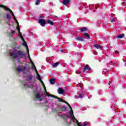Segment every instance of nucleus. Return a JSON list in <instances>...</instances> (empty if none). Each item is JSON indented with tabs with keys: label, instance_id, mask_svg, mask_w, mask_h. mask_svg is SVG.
Masks as SVG:
<instances>
[{
	"label": "nucleus",
	"instance_id": "37",
	"mask_svg": "<svg viewBox=\"0 0 126 126\" xmlns=\"http://www.w3.org/2000/svg\"><path fill=\"white\" fill-rule=\"evenodd\" d=\"M15 31H12V32H11V33H15Z\"/></svg>",
	"mask_w": 126,
	"mask_h": 126
},
{
	"label": "nucleus",
	"instance_id": "25",
	"mask_svg": "<svg viewBox=\"0 0 126 126\" xmlns=\"http://www.w3.org/2000/svg\"><path fill=\"white\" fill-rule=\"evenodd\" d=\"M32 68H34V69H35V70H37V69H36V66H35L34 63L32 62Z\"/></svg>",
	"mask_w": 126,
	"mask_h": 126
},
{
	"label": "nucleus",
	"instance_id": "11",
	"mask_svg": "<svg viewBox=\"0 0 126 126\" xmlns=\"http://www.w3.org/2000/svg\"><path fill=\"white\" fill-rule=\"evenodd\" d=\"M70 2V0H63V3L64 5H66L67 3H69Z\"/></svg>",
	"mask_w": 126,
	"mask_h": 126
},
{
	"label": "nucleus",
	"instance_id": "17",
	"mask_svg": "<svg viewBox=\"0 0 126 126\" xmlns=\"http://www.w3.org/2000/svg\"><path fill=\"white\" fill-rule=\"evenodd\" d=\"M56 81V79L55 78H52L50 79V83L51 84H55V83H56V82H55Z\"/></svg>",
	"mask_w": 126,
	"mask_h": 126
},
{
	"label": "nucleus",
	"instance_id": "22",
	"mask_svg": "<svg viewBox=\"0 0 126 126\" xmlns=\"http://www.w3.org/2000/svg\"><path fill=\"white\" fill-rule=\"evenodd\" d=\"M44 94H46V95L47 97H52V96H53V94H51L48 93V92H47V91H46V92H45Z\"/></svg>",
	"mask_w": 126,
	"mask_h": 126
},
{
	"label": "nucleus",
	"instance_id": "36",
	"mask_svg": "<svg viewBox=\"0 0 126 126\" xmlns=\"http://www.w3.org/2000/svg\"><path fill=\"white\" fill-rule=\"evenodd\" d=\"M22 39V40L23 41V42L25 41V40H24V38H23V36H22V37H21Z\"/></svg>",
	"mask_w": 126,
	"mask_h": 126
},
{
	"label": "nucleus",
	"instance_id": "30",
	"mask_svg": "<svg viewBox=\"0 0 126 126\" xmlns=\"http://www.w3.org/2000/svg\"><path fill=\"white\" fill-rule=\"evenodd\" d=\"M58 101H59V102H62L63 103V99H61V98H58Z\"/></svg>",
	"mask_w": 126,
	"mask_h": 126
},
{
	"label": "nucleus",
	"instance_id": "26",
	"mask_svg": "<svg viewBox=\"0 0 126 126\" xmlns=\"http://www.w3.org/2000/svg\"><path fill=\"white\" fill-rule=\"evenodd\" d=\"M27 86L28 88H33V87H34V85H32V84L30 85H27Z\"/></svg>",
	"mask_w": 126,
	"mask_h": 126
},
{
	"label": "nucleus",
	"instance_id": "39",
	"mask_svg": "<svg viewBox=\"0 0 126 126\" xmlns=\"http://www.w3.org/2000/svg\"><path fill=\"white\" fill-rule=\"evenodd\" d=\"M29 79L30 80H31V79H32V77H30Z\"/></svg>",
	"mask_w": 126,
	"mask_h": 126
},
{
	"label": "nucleus",
	"instance_id": "38",
	"mask_svg": "<svg viewBox=\"0 0 126 126\" xmlns=\"http://www.w3.org/2000/svg\"><path fill=\"white\" fill-rule=\"evenodd\" d=\"M15 20L16 22V23H17L18 24V21H17V20H16V19H15Z\"/></svg>",
	"mask_w": 126,
	"mask_h": 126
},
{
	"label": "nucleus",
	"instance_id": "31",
	"mask_svg": "<svg viewBox=\"0 0 126 126\" xmlns=\"http://www.w3.org/2000/svg\"><path fill=\"white\" fill-rule=\"evenodd\" d=\"M110 22H111V23H113V22H115V19L112 18L110 19Z\"/></svg>",
	"mask_w": 126,
	"mask_h": 126
},
{
	"label": "nucleus",
	"instance_id": "41",
	"mask_svg": "<svg viewBox=\"0 0 126 126\" xmlns=\"http://www.w3.org/2000/svg\"><path fill=\"white\" fill-rule=\"evenodd\" d=\"M9 54H10V53H11V51H9Z\"/></svg>",
	"mask_w": 126,
	"mask_h": 126
},
{
	"label": "nucleus",
	"instance_id": "1",
	"mask_svg": "<svg viewBox=\"0 0 126 126\" xmlns=\"http://www.w3.org/2000/svg\"><path fill=\"white\" fill-rule=\"evenodd\" d=\"M10 57L12 60H16L17 59H23V56H25L24 51L18 50L17 52L13 51L10 54Z\"/></svg>",
	"mask_w": 126,
	"mask_h": 126
},
{
	"label": "nucleus",
	"instance_id": "5",
	"mask_svg": "<svg viewBox=\"0 0 126 126\" xmlns=\"http://www.w3.org/2000/svg\"><path fill=\"white\" fill-rule=\"evenodd\" d=\"M0 7H2L5 10H8V11H10V12H11V11H12L9 9V8H7L6 6H5L4 5L0 4Z\"/></svg>",
	"mask_w": 126,
	"mask_h": 126
},
{
	"label": "nucleus",
	"instance_id": "23",
	"mask_svg": "<svg viewBox=\"0 0 126 126\" xmlns=\"http://www.w3.org/2000/svg\"><path fill=\"white\" fill-rule=\"evenodd\" d=\"M41 84H42L43 87L44 89V92H47V89H46V86H45V84H44V82H43V83H41Z\"/></svg>",
	"mask_w": 126,
	"mask_h": 126
},
{
	"label": "nucleus",
	"instance_id": "45",
	"mask_svg": "<svg viewBox=\"0 0 126 126\" xmlns=\"http://www.w3.org/2000/svg\"><path fill=\"white\" fill-rule=\"evenodd\" d=\"M18 49H19V47H18Z\"/></svg>",
	"mask_w": 126,
	"mask_h": 126
},
{
	"label": "nucleus",
	"instance_id": "7",
	"mask_svg": "<svg viewBox=\"0 0 126 126\" xmlns=\"http://www.w3.org/2000/svg\"><path fill=\"white\" fill-rule=\"evenodd\" d=\"M59 94H63L64 93V90L63 89V88H59L58 90Z\"/></svg>",
	"mask_w": 126,
	"mask_h": 126
},
{
	"label": "nucleus",
	"instance_id": "6",
	"mask_svg": "<svg viewBox=\"0 0 126 126\" xmlns=\"http://www.w3.org/2000/svg\"><path fill=\"white\" fill-rule=\"evenodd\" d=\"M68 106L71 111V112H70V114H71V118L74 117V115H73V111H72V108L71 107L70 104H68Z\"/></svg>",
	"mask_w": 126,
	"mask_h": 126
},
{
	"label": "nucleus",
	"instance_id": "10",
	"mask_svg": "<svg viewBox=\"0 0 126 126\" xmlns=\"http://www.w3.org/2000/svg\"><path fill=\"white\" fill-rule=\"evenodd\" d=\"M76 40L79 41V42H83L84 41V38L81 37H77Z\"/></svg>",
	"mask_w": 126,
	"mask_h": 126
},
{
	"label": "nucleus",
	"instance_id": "43",
	"mask_svg": "<svg viewBox=\"0 0 126 126\" xmlns=\"http://www.w3.org/2000/svg\"><path fill=\"white\" fill-rule=\"evenodd\" d=\"M61 117H63V115H61Z\"/></svg>",
	"mask_w": 126,
	"mask_h": 126
},
{
	"label": "nucleus",
	"instance_id": "29",
	"mask_svg": "<svg viewBox=\"0 0 126 126\" xmlns=\"http://www.w3.org/2000/svg\"><path fill=\"white\" fill-rule=\"evenodd\" d=\"M52 97H53V98H55V99H58V98H59V97H58V96H57L55 95H53V94L52 95Z\"/></svg>",
	"mask_w": 126,
	"mask_h": 126
},
{
	"label": "nucleus",
	"instance_id": "18",
	"mask_svg": "<svg viewBox=\"0 0 126 126\" xmlns=\"http://www.w3.org/2000/svg\"><path fill=\"white\" fill-rule=\"evenodd\" d=\"M47 23H48V24H50V25H54V22L50 20H47Z\"/></svg>",
	"mask_w": 126,
	"mask_h": 126
},
{
	"label": "nucleus",
	"instance_id": "20",
	"mask_svg": "<svg viewBox=\"0 0 126 126\" xmlns=\"http://www.w3.org/2000/svg\"><path fill=\"white\" fill-rule=\"evenodd\" d=\"M60 64V62H57L53 64V67H56V66H58Z\"/></svg>",
	"mask_w": 126,
	"mask_h": 126
},
{
	"label": "nucleus",
	"instance_id": "21",
	"mask_svg": "<svg viewBox=\"0 0 126 126\" xmlns=\"http://www.w3.org/2000/svg\"><path fill=\"white\" fill-rule=\"evenodd\" d=\"M23 46H24V47H26V48H27V50H29L28 46L27 45V43H26V41H24L23 43Z\"/></svg>",
	"mask_w": 126,
	"mask_h": 126
},
{
	"label": "nucleus",
	"instance_id": "34",
	"mask_svg": "<svg viewBox=\"0 0 126 126\" xmlns=\"http://www.w3.org/2000/svg\"><path fill=\"white\" fill-rule=\"evenodd\" d=\"M83 96V94H81L79 95V98H82V96Z\"/></svg>",
	"mask_w": 126,
	"mask_h": 126
},
{
	"label": "nucleus",
	"instance_id": "9",
	"mask_svg": "<svg viewBox=\"0 0 126 126\" xmlns=\"http://www.w3.org/2000/svg\"><path fill=\"white\" fill-rule=\"evenodd\" d=\"M94 48H95V49H102V47L101 45L99 44H94L93 45Z\"/></svg>",
	"mask_w": 126,
	"mask_h": 126
},
{
	"label": "nucleus",
	"instance_id": "2",
	"mask_svg": "<svg viewBox=\"0 0 126 126\" xmlns=\"http://www.w3.org/2000/svg\"><path fill=\"white\" fill-rule=\"evenodd\" d=\"M38 23L41 26H42V27H44L46 24V20L43 19H40L38 21Z\"/></svg>",
	"mask_w": 126,
	"mask_h": 126
},
{
	"label": "nucleus",
	"instance_id": "3",
	"mask_svg": "<svg viewBox=\"0 0 126 126\" xmlns=\"http://www.w3.org/2000/svg\"><path fill=\"white\" fill-rule=\"evenodd\" d=\"M25 69H26V67L24 66L21 68L20 66H19L16 68V70H17L18 72H20V71H24Z\"/></svg>",
	"mask_w": 126,
	"mask_h": 126
},
{
	"label": "nucleus",
	"instance_id": "24",
	"mask_svg": "<svg viewBox=\"0 0 126 126\" xmlns=\"http://www.w3.org/2000/svg\"><path fill=\"white\" fill-rule=\"evenodd\" d=\"M41 2V0H36L35 2V5H39V4Z\"/></svg>",
	"mask_w": 126,
	"mask_h": 126
},
{
	"label": "nucleus",
	"instance_id": "14",
	"mask_svg": "<svg viewBox=\"0 0 126 126\" xmlns=\"http://www.w3.org/2000/svg\"><path fill=\"white\" fill-rule=\"evenodd\" d=\"M84 35L87 37V38L88 39V40H90V36L89 35V34H88V33H87V32H85V33H84Z\"/></svg>",
	"mask_w": 126,
	"mask_h": 126
},
{
	"label": "nucleus",
	"instance_id": "32",
	"mask_svg": "<svg viewBox=\"0 0 126 126\" xmlns=\"http://www.w3.org/2000/svg\"><path fill=\"white\" fill-rule=\"evenodd\" d=\"M119 53L120 52H119V51L116 50V51H115V54L116 55H119Z\"/></svg>",
	"mask_w": 126,
	"mask_h": 126
},
{
	"label": "nucleus",
	"instance_id": "13",
	"mask_svg": "<svg viewBox=\"0 0 126 126\" xmlns=\"http://www.w3.org/2000/svg\"><path fill=\"white\" fill-rule=\"evenodd\" d=\"M64 111H66V107L65 106H63L60 108V111L59 113H62V112H63Z\"/></svg>",
	"mask_w": 126,
	"mask_h": 126
},
{
	"label": "nucleus",
	"instance_id": "15",
	"mask_svg": "<svg viewBox=\"0 0 126 126\" xmlns=\"http://www.w3.org/2000/svg\"><path fill=\"white\" fill-rule=\"evenodd\" d=\"M36 78L39 80V81H40L41 83H43V81L42 80V79H41V76H40V75L38 74L37 75Z\"/></svg>",
	"mask_w": 126,
	"mask_h": 126
},
{
	"label": "nucleus",
	"instance_id": "42",
	"mask_svg": "<svg viewBox=\"0 0 126 126\" xmlns=\"http://www.w3.org/2000/svg\"><path fill=\"white\" fill-rule=\"evenodd\" d=\"M58 108H60V106H58Z\"/></svg>",
	"mask_w": 126,
	"mask_h": 126
},
{
	"label": "nucleus",
	"instance_id": "16",
	"mask_svg": "<svg viewBox=\"0 0 126 126\" xmlns=\"http://www.w3.org/2000/svg\"><path fill=\"white\" fill-rule=\"evenodd\" d=\"M17 31H18V33H19V34L20 37L21 38L22 37H23V36H22V34H21V32H20V28L17 27Z\"/></svg>",
	"mask_w": 126,
	"mask_h": 126
},
{
	"label": "nucleus",
	"instance_id": "27",
	"mask_svg": "<svg viewBox=\"0 0 126 126\" xmlns=\"http://www.w3.org/2000/svg\"><path fill=\"white\" fill-rule=\"evenodd\" d=\"M27 53L29 57V59L30 60V61H31V58H30V55L29 54V49L27 50Z\"/></svg>",
	"mask_w": 126,
	"mask_h": 126
},
{
	"label": "nucleus",
	"instance_id": "44",
	"mask_svg": "<svg viewBox=\"0 0 126 126\" xmlns=\"http://www.w3.org/2000/svg\"><path fill=\"white\" fill-rule=\"evenodd\" d=\"M24 74H25V72H24Z\"/></svg>",
	"mask_w": 126,
	"mask_h": 126
},
{
	"label": "nucleus",
	"instance_id": "4",
	"mask_svg": "<svg viewBox=\"0 0 126 126\" xmlns=\"http://www.w3.org/2000/svg\"><path fill=\"white\" fill-rule=\"evenodd\" d=\"M34 94H35V98L36 99H38L39 101H43L42 98H41V96H40V94H38L37 92H34Z\"/></svg>",
	"mask_w": 126,
	"mask_h": 126
},
{
	"label": "nucleus",
	"instance_id": "8",
	"mask_svg": "<svg viewBox=\"0 0 126 126\" xmlns=\"http://www.w3.org/2000/svg\"><path fill=\"white\" fill-rule=\"evenodd\" d=\"M86 70H91V68L89 67L88 64H86L84 68L83 71L85 72Z\"/></svg>",
	"mask_w": 126,
	"mask_h": 126
},
{
	"label": "nucleus",
	"instance_id": "35",
	"mask_svg": "<svg viewBox=\"0 0 126 126\" xmlns=\"http://www.w3.org/2000/svg\"><path fill=\"white\" fill-rule=\"evenodd\" d=\"M63 103H64L65 104H66L68 105H69V103H68V102L65 101V100H63Z\"/></svg>",
	"mask_w": 126,
	"mask_h": 126
},
{
	"label": "nucleus",
	"instance_id": "12",
	"mask_svg": "<svg viewBox=\"0 0 126 126\" xmlns=\"http://www.w3.org/2000/svg\"><path fill=\"white\" fill-rule=\"evenodd\" d=\"M80 31H81V32H87V31H88V30L87 29V28L83 27V28L80 29Z\"/></svg>",
	"mask_w": 126,
	"mask_h": 126
},
{
	"label": "nucleus",
	"instance_id": "33",
	"mask_svg": "<svg viewBox=\"0 0 126 126\" xmlns=\"http://www.w3.org/2000/svg\"><path fill=\"white\" fill-rule=\"evenodd\" d=\"M10 13H11L13 17H15V16H14V14H13V12H12V11H11Z\"/></svg>",
	"mask_w": 126,
	"mask_h": 126
},
{
	"label": "nucleus",
	"instance_id": "28",
	"mask_svg": "<svg viewBox=\"0 0 126 126\" xmlns=\"http://www.w3.org/2000/svg\"><path fill=\"white\" fill-rule=\"evenodd\" d=\"M6 18H9V19H10L11 18L10 17V15L9 14H7L6 16Z\"/></svg>",
	"mask_w": 126,
	"mask_h": 126
},
{
	"label": "nucleus",
	"instance_id": "40",
	"mask_svg": "<svg viewBox=\"0 0 126 126\" xmlns=\"http://www.w3.org/2000/svg\"><path fill=\"white\" fill-rule=\"evenodd\" d=\"M55 17H56V18H58V16H55Z\"/></svg>",
	"mask_w": 126,
	"mask_h": 126
},
{
	"label": "nucleus",
	"instance_id": "19",
	"mask_svg": "<svg viewBox=\"0 0 126 126\" xmlns=\"http://www.w3.org/2000/svg\"><path fill=\"white\" fill-rule=\"evenodd\" d=\"M124 34H119L117 36V38L118 39H122V38H124Z\"/></svg>",
	"mask_w": 126,
	"mask_h": 126
}]
</instances>
